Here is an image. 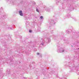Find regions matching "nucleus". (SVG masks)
<instances>
[{
  "instance_id": "5",
  "label": "nucleus",
  "mask_w": 79,
  "mask_h": 79,
  "mask_svg": "<svg viewBox=\"0 0 79 79\" xmlns=\"http://www.w3.org/2000/svg\"><path fill=\"white\" fill-rule=\"evenodd\" d=\"M37 55H39V53H37Z\"/></svg>"
},
{
  "instance_id": "1",
  "label": "nucleus",
  "mask_w": 79,
  "mask_h": 79,
  "mask_svg": "<svg viewBox=\"0 0 79 79\" xmlns=\"http://www.w3.org/2000/svg\"><path fill=\"white\" fill-rule=\"evenodd\" d=\"M19 13L20 15H21L22 16H23V12H22V10H20Z\"/></svg>"
},
{
  "instance_id": "6",
  "label": "nucleus",
  "mask_w": 79,
  "mask_h": 79,
  "mask_svg": "<svg viewBox=\"0 0 79 79\" xmlns=\"http://www.w3.org/2000/svg\"><path fill=\"white\" fill-rule=\"evenodd\" d=\"M72 47H73V46H72Z\"/></svg>"
},
{
  "instance_id": "2",
  "label": "nucleus",
  "mask_w": 79,
  "mask_h": 79,
  "mask_svg": "<svg viewBox=\"0 0 79 79\" xmlns=\"http://www.w3.org/2000/svg\"><path fill=\"white\" fill-rule=\"evenodd\" d=\"M36 11H37V12H39V10H38V9H36Z\"/></svg>"
},
{
  "instance_id": "3",
  "label": "nucleus",
  "mask_w": 79,
  "mask_h": 79,
  "mask_svg": "<svg viewBox=\"0 0 79 79\" xmlns=\"http://www.w3.org/2000/svg\"><path fill=\"white\" fill-rule=\"evenodd\" d=\"M40 19H43V16H41V17H40Z\"/></svg>"
},
{
  "instance_id": "4",
  "label": "nucleus",
  "mask_w": 79,
  "mask_h": 79,
  "mask_svg": "<svg viewBox=\"0 0 79 79\" xmlns=\"http://www.w3.org/2000/svg\"><path fill=\"white\" fill-rule=\"evenodd\" d=\"M29 32H31V31L29 30Z\"/></svg>"
}]
</instances>
